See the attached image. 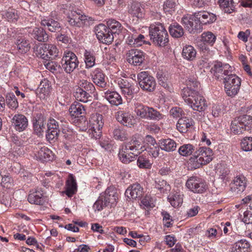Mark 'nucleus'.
Returning <instances> with one entry per match:
<instances>
[{"instance_id":"nucleus-31","label":"nucleus","mask_w":252,"mask_h":252,"mask_svg":"<svg viewBox=\"0 0 252 252\" xmlns=\"http://www.w3.org/2000/svg\"><path fill=\"white\" fill-rule=\"evenodd\" d=\"M118 72H115V73L117 74V75L114 74L111 75V80H113V82L115 84L113 85V83H111V85L115 87V85H117L123 91V89H125L126 87L127 86H130V84L129 82L127 81L126 80H125L122 78V72H120V74Z\"/></svg>"},{"instance_id":"nucleus-32","label":"nucleus","mask_w":252,"mask_h":252,"mask_svg":"<svg viewBox=\"0 0 252 252\" xmlns=\"http://www.w3.org/2000/svg\"><path fill=\"white\" fill-rule=\"evenodd\" d=\"M69 111L72 116L75 117L86 113L85 106L78 102H74L71 105Z\"/></svg>"},{"instance_id":"nucleus-52","label":"nucleus","mask_w":252,"mask_h":252,"mask_svg":"<svg viewBox=\"0 0 252 252\" xmlns=\"http://www.w3.org/2000/svg\"><path fill=\"white\" fill-rule=\"evenodd\" d=\"M137 165L140 168L149 169L151 167L152 163L146 157L139 156L137 160Z\"/></svg>"},{"instance_id":"nucleus-54","label":"nucleus","mask_w":252,"mask_h":252,"mask_svg":"<svg viewBox=\"0 0 252 252\" xmlns=\"http://www.w3.org/2000/svg\"><path fill=\"white\" fill-rule=\"evenodd\" d=\"M79 87L86 92L93 94L94 93L95 87L94 85L87 80H81L79 83Z\"/></svg>"},{"instance_id":"nucleus-20","label":"nucleus","mask_w":252,"mask_h":252,"mask_svg":"<svg viewBox=\"0 0 252 252\" xmlns=\"http://www.w3.org/2000/svg\"><path fill=\"white\" fill-rule=\"evenodd\" d=\"M243 204H249L247 210L244 213L242 221L246 224L252 223V194L244 198L242 200Z\"/></svg>"},{"instance_id":"nucleus-18","label":"nucleus","mask_w":252,"mask_h":252,"mask_svg":"<svg viewBox=\"0 0 252 252\" xmlns=\"http://www.w3.org/2000/svg\"><path fill=\"white\" fill-rule=\"evenodd\" d=\"M11 125L13 127L19 132L26 129L28 126V120L25 116L21 114L15 115L12 118Z\"/></svg>"},{"instance_id":"nucleus-17","label":"nucleus","mask_w":252,"mask_h":252,"mask_svg":"<svg viewBox=\"0 0 252 252\" xmlns=\"http://www.w3.org/2000/svg\"><path fill=\"white\" fill-rule=\"evenodd\" d=\"M116 120L125 126L131 127L136 124L134 116L123 111H118L115 115Z\"/></svg>"},{"instance_id":"nucleus-59","label":"nucleus","mask_w":252,"mask_h":252,"mask_svg":"<svg viewBox=\"0 0 252 252\" xmlns=\"http://www.w3.org/2000/svg\"><path fill=\"white\" fill-rule=\"evenodd\" d=\"M155 187L160 190L161 192H164L165 191L170 189V186L167 184L166 181L161 179L156 180Z\"/></svg>"},{"instance_id":"nucleus-19","label":"nucleus","mask_w":252,"mask_h":252,"mask_svg":"<svg viewBox=\"0 0 252 252\" xmlns=\"http://www.w3.org/2000/svg\"><path fill=\"white\" fill-rule=\"evenodd\" d=\"M95 32L96 37L99 41L102 43L107 44L110 42V30L105 25L100 24L95 27Z\"/></svg>"},{"instance_id":"nucleus-12","label":"nucleus","mask_w":252,"mask_h":252,"mask_svg":"<svg viewBox=\"0 0 252 252\" xmlns=\"http://www.w3.org/2000/svg\"><path fill=\"white\" fill-rule=\"evenodd\" d=\"M68 22L71 26L81 27L83 26H89L94 23L95 20L92 17L85 15H81L74 12L71 16L68 17Z\"/></svg>"},{"instance_id":"nucleus-27","label":"nucleus","mask_w":252,"mask_h":252,"mask_svg":"<svg viewBox=\"0 0 252 252\" xmlns=\"http://www.w3.org/2000/svg\"><path fill=\"white\" fill-rule=\"evenodd\" d=\"M77 190V186L76 180L73 175L70 174L69 179L66 182L64 192L68 197H71L76 193Z\"/></svg>"},{"instance_id":"nucleus-3","label":"nucleus","mask_w":252,"mask_h":252,"mask_svg":"<svg viewBox=\"0 0 252 252\" xmlns=\"http://www.w3.org/2000/svg\"><path fill=\"white\" fill-rule=\"evenodd\" d=\"M149 30L150 39L156 45L164 47L168 43V34L162 24L157 23L151 24Z\"/></svg>"},{"instance_id":"nucleus-63","label":"nucleus","mask_w":252,"mask_h":252,"mask_svg":"<svg viewBox=\"0 0 252 252\" xmlns=\"http://www.w3.org/2000/svg\"><path fill=\"white\" fill-rule=\"evenodd\" d=\"M141 204L147 209L152 208L155 206L152 198L149 195H146L141 200Z\"/></svg>"},{"instance_id":"nucleus-58","label":"nucleus","mask_w":252,"mask_h":252,"mask_svg":"<svg viewBox=\"0 0 252 252\" xmlns=\"http://www.w3.org/2000/svg\"><path fill=\"white\" fill-rule=\"evenodd\" d=\"M3 16L9 22H15L18 18L17 11L14 9H8Z\"/></svg>"},{"instance_id":"nucleus-43","label":"nucleus","mask_w":252,"mask_h":252,"mask_svg":"<svg viewBox=\"0 0 252 252\" xmlns=\"http://www.w3.org/2000/svg\"><path fill=\"white\" fill-rule=\"evenodd\" d=\"M201 41L205 44L213 46L216 40V36L211 32H205L201 34Z\"/></svg>"},{"instance_id":"nucleus-61","label":"nucleus","mask_w":252,"mask_h":252,"mask_svg":"<svg viewBox=\"0 0 252 252\" xmlns=\"http://www.w3.org/2000/svg\"><path fill=\"white\" fill-rule=\"evenodd\" d=\"M157 77L159 85L163 88L169 90L170 87L167 83V79L163 73L158 72L157 74Z\"/></svg>"},{"instance_id":"nucleus-62","label":"nucleus","mask_w":252,"mask_h":252,"mask_svg":"<svg viewBox=\"0 0 252 252\" xmlns=\"http://www.w3.org/2000/svg\"><path fill=\"white\" fill-rule=\"evenodd\" d=\"M122 103L120 95L115 91H111V105L118 106Z\"/></svg>"},{"instance_id":"nucleus-51","label":"nucleus","mask_w":252,"mask_h":252,"mask_svg":"<svg viewBox=\"0 0 252 252\" xmlns=\"http://www.w3.org/2000/svg\"><path fill=\"white\" fill-rule=\"evenodd\" d=\"M46 54H48V61L53 60L58 56L59 50L57 47L53 44H47Z\"/></svg>"},{"instance_id":"nucleus-21","label":"nucleus","mask_w":252,"mask_h":252,"mask_svg":"<svg viewBox=\"0 0 252 252\" xmlns=\"http://www.w3.org/2000/svg\"><path fill=\"white\" fill-rule=\"evenodd\" d=\"M40 24L51 32H56L61 28L59 22L50 16L41 19Z\"/></svg>"},{"instance_id":"nucleus-33","label":"nucleus","mask_w":252,"mask_h":252,"mask_svg":"<svg viewBox=\"0 0 252 252\" xmlns=\"http://www.w3.org/2000/svg\"><path fill=\"white\" fill-rule=\"evenodd\" d=\"M91 75L93 81L95 84L102 88L106 86L104 75L101 72L100 69L98 68L95 69Z\"/></svg>"},{"instance_id":"nucleus-64","label":"nucleus","mask_w":252,"mask_h":252,"mask_svg":"<svg viewBox=\"0 0 252 252\" xmlns=\"http://www.w3.org/2000/svg\"><path fill=\"white\" fill-rule=\"evenodd\" d=\"M12 180L8 175H2L0 184L3 188H10L12 186Z\"/></svg>"},{"instance_id":"nucleus-5","label":"nucleus","mask_w":252,"mask_h":252,"mask_svg":"<svg viewBox=\"0 0 252 252\" xmlns=\"http://www.w3.org/2000/svg\"><path fill=\"white\" fill-rule=\"evenodd\" d=\"M231 131L235 134H240L250 130L252 127V117L243 115L233 120L231 125Z\"/></svg>"},{"instance_id":"nucleus-2","label":"nucleus","mask_w":252,"mask_h":252,"mask_svg":"<svg viewBox=\"0 0 252 252\" xmlns=\"http://www.w3.org/2000/svg\"><path fill=\"white\" fill-rule=\"evenodd\" d=\"M214 155L212 150L206 147H200L196 150L189 159L192 168L197 169L206 165L213 159Z\"/></svg>"},{"instance_id":"nucleus-29","label":"nucleus","mask_w":252,"mask_h":252,"mask_svg":"<svg viewBox=\"0 0 252 252\" xmlns=\"http://www.w3.org/2000/svg\"><path fill=\"white\" fill-rule=\"evenodd\" d=\"M31 33L33 38L39 42H46L48 40V35L42 28L35 27Z\"/></svg>"},{"instance_id":"nucleus-36","label":"nucleus","mask_w":252,"mask_h":252,"mask_svg":"<svg viewBox=\"0 0 252 252\" xmlns=\"http://www.w3.org/2000/svg\"><path fill=\"white\" fill-rule=\"evenodd\" d=\"M90 94L80 87H78L74 93V96L79 101L87 102L90 100L89 98L91 97Z\"/></svg>"},{"instance_id":"nucleus-26","label":"nucleus","mask_w":252,"mask_h":252,"mask_svg":"<svg viewBox=\"0 0 252 252\" xmlns=\"http://www.w3.org/2000/svg\"><path fill=\"white\" fill-rule=\"evenodd\" d=\"M37 159L41 161H48L52 160L54 155L52 152L45 146L39 148V150L35 154Z\"/></svg>"},{"instance_id":"nucleus-42","label":"nucleus","mask_w":252,"mask_h":252,"mask_svg":"<svg viewBox=\"0 0 252 252\" xmlns=\"http://www.w3.org/2000/svg\"><path fill=\"white\" fill-rule=\"evenodd\" d=\"M183 194L179 192H176L171 195H169L168 199L171 205L176 208L180 206L183 203Z\"/></svg>"},{"instance_id":"nucleus-57","label":"nucleus","mask_w":252,"mask_h":252,"mask_svg":"<svg viewBox=\"0 0 252 252\" xmlns=\"http://www.w3.org/2000/svg\"><path fill=\"white\" fill-rule=\"evenodd\" d=\"M160 147L159 143L151 146H146V150L147 151L149 155L152 157L156 158L159 155Z\"/></svg>"},{"instance_id":"nucleus-7","label":"nucleus","mask_w":252,"mask_h":252,"mask_svg":"<svg viewBox=\"0 0 252 252\" xmlns=\"http://www.w3.org/2000/svg\"><path fill=\"white\" fill-rule=\"evenodd\" d=\"M223 83L226 94L231 97L235 96L239 92L241 86V79L234 74L226 77Z\"/></svg>"},{"instance_id":"nucleus-45","label":"nucleus","mask_w":252,"mask_h":252,"mask_svg":"<svg viewBox=\"0 0 252 252\" xmlns=\"http://www.w3.org/2000/svg\"><path fill=\"white\" fill-rule=\"evenodd\" d=\"M128 12L131 15L138 18H142L143 15L140 4L137 2H134L131 4L130 7L128 9Z\"/></svg>"},{"instance_id":"nucleus-15","label":"nucleus","mask_w":252,"mask_h":252,"mask_svg":"<svg viewBox=\"0 0 252 252\" xmlns=\"http://www.w3.org/2000/svg\"><path fill=\"white\" fill-rule=\"evenodd\" d=\"M126 60L130 64L139 66L145 60L144 53L139 50L131 49L126 54Z\"/></svg>"},{"instance_id":"nucleus-9","label":"nucleus","mask_w":252,"mask_h":252,"mask_svg":"<svg viewBox=\"0 0 252 252\" xmlns=\"http://www.w3.org/2000/svg\"><path fill=\"white\" fill-rule=\"evenodd\" d=\"M62 67L67 73L72 72L78 65L76 55L70 51H64L61 61Z\"/></svg>"},{"instance_id":"nucleus-1","label":"nucleus","mask_w":252,"mask_h":252,"mask_svg":"<svg viewBox=\"0 0 252 252\" xmlns=\"http://www.w3.org/2000/svg\"><path fill=\"white\" fill-rule=\"evenodd\" d=\"M186 88L182 90V97L185 102L193 110L205 111L207 104L204 97L200 93V83L195 77H189L187 81Z\"/></svg>"},{"instance_id":"nucleus-50","label":"nucleus","mask_w":252,"mask_h":252,"mask_svg":"<svg viewBox=\"0 0 252 252\" xmlns=\"http://www.w3.org/2000/svg\"><path fill=\"white\" fill-rule=\"evenodd\" d=\"M84 60L87 68H90L94 66L95 64V57L91 52L85 50Z\"/></svg>"},{"instance_id":"nucleus-49","label":"nucleus","mask_w":252,"mask_h":252,"mask_svg":"<svg viewBox=\"0 0 252 252\" xmlns=\"http://www.w3.org/2000/svg\"><path fill=\"white\" fill-rule=\"evenodd\" d=\"M6 102L8 107L11 109H16L18 107L17 99L13 93H8L6 94Z\"/></svg>"},{"instance_id":"nucleus-41","label":"nucleus","mask_w":252,"mask_h":252,"mask_svg":"<svg viewBox=\"0 0 252 252\" xmlns=\"http://www.w3.org/2000/svg\"><path fill=\"white\" fill-rule=\"evenodd\" d=\"M16 46L19 52L22 54L27 53L30 49L29 41L23 38L17 40Z\"/></svg>"},{"instance_id":"nucleus-13","label":"nucleus","mask_w":252,"mask_h":252,"mask_svg":"<svg viewBox=\"0 0 252 252\" xmlns=\"http://www.w3.org/2000/svg\"><path fill=\"white\" fill-rule=\"evenodd\" d=\"M89 121L92 131V137L95 139H99L101 135V129L104 125L102 116L98 113L93 114Z\"/></svg>"},{"instance_id":"nucleus-24","label":"nucleus","mask_w":252,"mask_h":252,"mask_svg":"<svg viewBox=\"0 0 252 252\" xmlns=\"http://www.w3.org/2000/svg\"><path fill=\"white\" fill-rule=\"evenodd\" d=\"M50 88L51 85L49 81L47 79H44L40 81L36 94L40 98L45 99L50 92Z\"/></svg>"},{"instance_id":"nucleus-44","label":"nucleus","mask_w":252,"mask_h":252,"mask_svg":"<svg viewBox=\"0 0 252 252\" xmlns=\"http://www.w3.org/2000/svg\"><path fill=\"white\" fill-rule=\"evenodd\" d=\"M218 2L220 7L224 12L227 13H231L234 9L233 0H219Z\"/></svg>"},{"instance_id":"nucleus-30","label":"nucleus","mask_w":252,"mask_h":252,"mask_svg":"<svg viewBox=\"0 0 252 252\" xmlns=\"http://www.w3.org/2000/svg\"><path fill=\"white\" fill-rule=\"evenodd\" d=\"M177 145L176 142L171 139H161L159 142V146L161 150L167 152L175 151Z\"/></svg>"},{"instance_id":"nucleus-60","label":"nucleus","mask_w":252,"mask_h":252,"mask_svg":"<svg viewBox=\"0 0 252 252\" xmlns=\"http://www.w3.org/2000/svg\"><path fill=\"white\" fill-rule=\"evenodd\" d=\"M170 114L174 118H179L183 117V116L185 115V112H184L182 108L179 107H174L172 108L170 110Z\"/></svg>"},{"instance_id":"nucleus-40","label":"nucleus","mask_w":252,"mask_h":252,"mask_svg":"<svg viewBox=\"0 0 252 252\" xmlns=\"http://www.w3.org/2000/svg\"><path fill=\"white\" fill-rule=\"evenodd\" d=\"M250 245L248 241L240 240L236 242L233 247V252H247Z\"/></svg>"},{"instance_id":"nucleus-25","label":"nucleus","mask_w":252,"mask_h":252,"mask_svg":"<svg viewBox=\"0 0 252 252\" xmlns=\"http://www.w3.org/2000/svg\"><path fill=\"white\" fill-rule=\"evenodd\" d=\"M28 200L31 204L42 205L44 203L43 193L37 189L30 190Z\"/></svg>"},{"instance_id":"nucleus-22","label":"nucleus","mask_w":252,"mask_h":252,"mask_svg":"<svg viewBox=\"0 0 252 252\" xmlns=\"http://www.w3.org/2000/svg\"><path fill=\"white\" fill-rule=\"evenodd\" d=\"M143 193V189L139 184H135L129 187L125 192L128 198L136 199L140 198Z\"/></svg>"},{"instance_id":"nucleus-4","label":"nucleus","mask_w":252,"mask_h":252,"mask_svg":"<svg viewBox=\"0 0 252 252\" xmlns=\"http://www.w3.org/2000/svg\"><path fill=\"white\" fill-rule=\"evenodd\" d=\"M136 141H130L122 145L119 150V158L122 162L128 163L134 160L135 157L139 153V145H137Z\"/></svg>"},{"instance_id":"nucleus-14","label":"nucleus","mask_w":252,"mask_h":252,"mask_svg":"<svg viewBox=\"0 0 252 252\" xmlns=\"http://www.w3.org/2000/svg\"><path fill=\"white\" fill-rule=\"evenodd\" d=\"M247 184V179L244 175L237 176L229 185L230 190L234 195L240 194L245 190Z\"/></svg>"},{"instance_id":"nucleus-47","label":"nucleus","mask_w":252,"mask_h":252,"mask_svg":"<svg viewBox=\"0 0 252 252\" xmlns=\"http://www.w3.org/2000/svg\"><path fill=\"white\" fill-rule=\"evenodd\" d=\"M148 112L147 120L159 121L163 118L164 116L153 107H149Z\"/></svg>"},{"instance_id":"nucleus-48","label":"nucleus","mask_w":252,"mask_h":252,"mask_svg":"<svg viewBox=\"0 0 252 252\" xmlns=\"http://www.w3.org/2000/svg\"><path fill=\"white\" fill-rule=\"evenodd\" d=\"M194 151V146L190 144H184L178 149L179 154L182 156L187 157L190 156Z\"/></svg>"},{"instance_id":"nucleus-28","label":"nucleus","mask_w":252,"mask_h":252,"mask_svg":"<svg viewBox=\"0 0 252 252\" xmlns=\"http://www.w3.org/2000/svg\"><path fill=\"white\" fill-rule=\"evenodd\" d=\"M197 18L200 20V24H207L213 23L216 20V16L212 13L207 11H199L196 13Z\"/></svg>"},{"instance_id":"nucleus-53","label":"nucleus","mask_w":252,"mask_h":252,"mask_svg":"<svg viewBox=\"0 0 252 252\" xmlns=\"http://www.w3.org/2000/svg\"><path fill=\"white\" fill-rule=\"evenodd\" d=\"M122 30V25L115 20L111 19V35H112V39L119 35Z\"/></svg>"},{"instance_id":"nucleus-11","label":"nucleus","mask_w":252,"mask_h":252,"mask_svg":"<svg viewBox=\"0 0 252 252\" xmlns=\"http://www.w3.org/2000/svg\"><path fill=\"white\" fill-rule=\"evenodd\" d=\"M182 23L190 33L199 32L201 31L200 20L197 18L196 13L187 15L182 19Z\"/></svg>"},{"instance_id":"nucleus-23","label":"nucleus","mask_w":252,"mask_h":252,"mask_svg":"<svg viewBox=\"0 0 252 252\" xmlns=\"http://www.w3.org/2000/svg\"><path fill=\"white\" fill-rule=\"evenodd\" d=\"M194 123L193 120L190 118L181 117L176 124L177 129L181 133H185L189 127L193 126Z\"/></svg>"},{"instance_id":"nucleus-55","label":"nucleus","mask_w":252,"mask_h":252,"mask_svg":"<svg viewBox=\"0 0 252 252\" xmlns=\"http://www.w3.org/2000/svg\"><path fill=\"white\" fill-rule=\"evenodd\" d=\"M241 146L242 149L246 152L252 151V137L244 138L241 141Z\"/></svg>"},{"instance_id":"nucleus-10","label":"nucleus","mask_w":252,"mask_h":252,"mask_svg":"<svg viewBox=\"0 0 252 252\" xmlns=\"http://www.w3.org/2000/svg\"><path fill=\"white\" fill-rule=\"evenodd\" d=\"M137 79L140 88L144 91L152 92L156 87L155 78L150 75L148 72L142 71L137 75Z\"/></svg>"},{"instance_id":"nucleus-16","label":"nucleus","mask_w":252,"mask_h":252,"mask_svg":"<svg viewBox=\"0 0 252 252\" xmlns=\"http://www.w3.org/2000/svg\"><path fill=\"white\" fill-rule=\"evenodd\" d=\"M32 123L34 133L38 136L42 135L47 124L46 118L41 113L37 114L33 118Z\"/></svg>"},{"instance_id":"nucleus-37","label":"nucleus","mask_w":252,"mask_h":252,"mask_svg":"<svg viewBox=\"0 0 252 252\" xmlns=\"http://www.w3.org/2000/svg\"><path fill=\"white\" fill-rule=\"evenodd\" d=\"M47 44H41L36 45L33 48V51L35 54L39 58L44 60L48 61V54H46Z\"/></svg>"},{"instance_id":"nucleus-35","label":"nucleus","mask_w":252,"mask_h":252,"mask_svg":"<svg viewBox=\"0 0 252 252\" xmlns=\"http://www.w3.org/2000/svg\"><path fill=\"white\" fill-rule=\"evenodd\" d=\"M149 106L141 103H137L134 105V112L140 119H146Z\"/></svg>"},{"instance_id":"nucleus-34","label":"nucleus","mask_w":252,"mask_h":252,"mask_svg":"<svg viewBox=\"0 0 252 252\" xmlns=\"http://www.w3.org/2000/svg\"><path fill=\"white\" fill-rule=\"evenodd\" d=\"M182 55L184 59L191 61L195 58L196 51L193 46L186 45L183 49Z\"/></svg>"},{"instance_id":"nucleus-56","label":"nucleus","mask_w":252,"mask_h":252,"mask_svg":"<svg viewBox=\"0 0 252 252\" xmlns=\"http://www.w3.org/2000/svg\"><path fill=\"white\" fill-rule=\"evenodd\" d=\"M60 132V129L47 130L46 134V139L50 142L56 141L58 139Z\"/></svg>"},{"instance_id":"nucleus-39","label":"nucleus","mask_w":252,"mask_h":252,"mask_svg":"<svg viewBox=\"0 0 252 252\" xmlns=\"http://www.w3.org/2000/svg\"><path fill=\"white\" fill-rule=\"evenodd\" d=\"M169 31L170 35L175 38L181 37L184 33L182 27L177 23L171 25L169 28Z\"/></svg>"},{"instance_id":"nucleus-46","label":"nucleus","mask_w":252,"mask_h":252,"mask_svg":"<svg viewBox=\"0 0 252 252\" xmlns=\"http://www.w3.org/2000/svg\"><path fill=\"white\" fill-rule=\"evenodd\" d=\"M44 64L47 69L54 73L60 72L62 70V67L56 62L52 61V60L44 61Z\"/></svg>"},{"instance_id":"nucleus-6","label":"nucleus","mask_w":252,"mask_h":252,"mask_svg":"<svg viewBox=\"0 0 252 252\" xmlns=\"http://www.w3.org/2000/svg\"><path fill=\"white\" fill-rule=\"evenodd\" d=\"M186 187L194 193L202 194L208 189V186L204 180L196 176L189 177L186 181Z\"/></svg>"},{"instance_id":"nucleus-38","label":"nucleus","mask_w":252,"mask_h":252,"mask_svg":"<svg viewBox=\"0 0 252 252\" xmlns=\"http://www.w3.org/2000/svg\"><path fill=\"white\" fill-rule=\"evenodd\" d=\"M109 198L107 195L103 196L101 195L95 201L93 205V208L95 211H100L109 203Z\"/></svg>"},{"instance_id":"nucleus-8","label":"nucleus","mask_w":252,"mask_h":252,"mask_svg":"<svg viewBox=\"0 0 252 252\" xmlns=\"http://www.w3.org/2000/svg\"><path fill=\"white\" fill-rule=\"evenodd\" d=\"M215 77L218 80L223 81L226 77L233 74L232 67L227 63H222L220 62H215L211 69Z\"/></svg>"}]
</instances>
